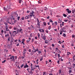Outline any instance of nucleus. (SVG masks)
I'll return each mask as SVG.
<instances>
[{
  "instance_id": "f257e3e1",
  "label": "nucleus",
  "mask_w": 75,
  "mask_h": 75,
  "mask_svg": "<svg viewBox=\"0 0 75 75\" xmlns=\"http://www.w3.org/2000/svg\"><path fill=\"white\" fill-rule=\"evenodd\" d=\"M27 71H28V72L29 73H31V74H33V72L32 71V69L31 68V69L30 68H28L27 69Z\"/></svg>"
},
{
  "instance_id": "f03ea898",
  "label": "nucleus",
  "mask_w": 75,
  "mask_h": 75,
  "mask_svg": "<svg viewBox=\"0 0 75 75\" xmlns=\"http://www.w3.org/2000/svg\"><path fill=\"white\" fill-rule=\"evenodd\" d=\"M15 56H12L11 57H10V59H11V61H13L14 62L15 61Z\"/></svg>"
},
{
  "instance_id": "7ed1b4c3",
  "label": "nucleus",
  "mask_w": 75,
  "mask_h": 75,
  "mask_svg": "<svg viewBox=\"0 0 75 75\" xmlns=\"http://www.w3.org/2000/svg\"><path fill=\"white\" fill-rule=\"evenodd\" d=\"M66 28H67V27L65 26L63 27L62 29V30L64 33H66V30H66Z\"/></svg>"
},
{
  "instance_id": "20e7f679",
  "label": "nucleus",
  "mask_w": 75,
  "mask_h": 75,
  "mask_svg": "<svg viewBox=\"0 0 75 75\" xmlns=\"http://www.w3.org/2000/svg\"><path fill=\"white\" fill-rule=\"evenodd\" d=\"M9 9H11V6H10L7 5L6 11H7L9 10Z\"/></svg>"
},
{
  "instance_id": "39448f33",
  "label": "nucleus",
  "mask_w": 75,
  "mask_h": 75,
  "mask_svg": "<svg viewBox=\"0 0 75 75\" xmlns=\"http://www.w3.org/2000/svg\"><path fill=\"white\" fill-rule=\"evenodd\" d=\"M44 34V35L43 36H42L41 38H42L44 40H46V36L45 35V34Z\"/></svg>"
},
{
  "instance_id": "423d86ee",
  "label": "nucleus",
  "mask_w": 75,
  "mask_h": 75,
  "mask_svg": "<svg viewBox=\"0 0 75 75\" xmlns=\"http://www.w3.org/2000/svg\"><path fill=\"white\" fill-rule=\"evenodd\" d=\"M39 31L40 32H41L42 33H44V30L42 29L39 30Z\"/></svg>"
},
{
  "instance_id": "0eeeda50",
  "label": "nucleus",
  "mask_w": 75,
  "mask_h": 75,
  "mask_svg": "<svg viewBox=\"0 0 75 75\" xmlns=\"http://www.w3.org/2000/svg\"><path fill=\"white\" fill-rule=\"evenodd\" d=\"M34 14V11H32V13H30V14H32L33 17H34V16H35V15H34V14Z\"/></svg>"
},
{
  "instance_id": "6e6552de",
  "label": "nucleus",
  "mask_w": 75,
  "mask_h": 75,
  "mask_svg": "<svg viewBox=\"0 0 75 75\" xmlns=\"http://www.w3.org/2000/svg\"><path fill=\"white\" fill-rule=\"evenodd\" d=\"M69 10V9L68 8L66 9V10L67 11V13H71V11L70 10Z\"/></svg>"
},
{
  "instance_id": "1a4fd4ad",
  "label": "nucleus",
  "mask_w": 75,
  "mask_h": 75,
  "mask_svg": "<svg viewBox=\"0 0 75 75\" xmlns=\"http://www.w3.org/2000/svg\"><path fill=\"white\" fill-rule=\"evenodd\" d=\"M34 54V51L33 50H32V52H31V53H30V55H33Z\"/></svg>"
},
{
  "instance_id": "9d476101",
  "label": "nucleus",
  "mask_w": 75,
  "mask_h": 75,
  "mask_svg": "<svg viewBox=\"0 0 75 75\" xmlns=\"http://www.w3.org/2000/svg\"><path fill=\"white\" fill-rule=\"evenodd\" d=\"M16 31H13V33L12 34L14 35V34L16 35Z\"/></svg>"
},
{
  "instance_id": "9b49d317",
  "label": "nucleus",
  "mask_w": 75,
  "mask_h": 75,
  "mask_svg": "<svg viewBox=\"0 0 75 75\" xmlns=\"http://www.w3.org/2000/svg\"><path fill=\"white\" fill-rule=\"evenodd\" d=\"M40 61H42V59H43V57H40Z\"/></svg>"
},
{
  "instance_id": "f8f14e48",
  "label": "nucleus",
  "mask_w": 75,
  "mask_h": 75,
  "mask_svg": "<svg viewBox=\"0 0 75 75\" xmlns=\"http://www.w3.org/2000/svg\"><path fill=\"white\" fill-rule=\"evenodd\" d=\"M31 68L32 69V71H34V69L36 68L35 67H33H33H31Z\"/></svg>"
},
{
  "instance_id": "ddd939ff",
  "label": "nucleus",
  "mask_w": 75,
  "mask_h": 75,
  "mask_svg": "<svg viewBox=\"0 0 75 75\" xmlns=\"http://www.w3.org/2000/svg\"><path fill=\"white\" fill-rule=\"evenodd\" d=\"M40 23H37V25H38L39 28H40Z\"/></svg>"
},
{
  "instance_id": "4468645a",
  "label": "nucleus",
  "mask_w": 75,
  "mask_h": 75,
  "mask_svg": "<svg viewBox=\"0 0 75 75\" xmlns=\"http://www.w3.org/2000/svg\"><path fill=\"white\" fill-rule=\"evenodd\" d=\"M43 24L44 25H45V26H46V25H47V23H46V22H43Z\"/></svg>"
},
{
  "instance_id": "2eb2a0df",
  "label": "nucleus",
  "mask_w": 75,
  "mask_h": 75,
  "mask_svg": "<svg viewBox=\"0 0 75 75\" xmlns=\"http://www.w3.org/2000/svg\"><path fill=\"white\" fill-rule=\"evenodd\" d=\"M28 68V65H25L24 66V68Z\"/></svg>"
},
{
  "instance_id": "dca6fc26",
  "label": "nucleus",
  "mask_w": 75,
  "mask_h": 75,
  "mask_svg": "<svg viewBox=\"0 0 75 75\" xmlns=\"http://www.w3.org/2000/svg\"><path fill=\"white\" fill-rule=\"evenodd\" d=\"M23 53H26V49L25 48L23 49Z\"/></svg>"
},
{
  "instance_id": "f3484780",
  "label": "nucleus",
  "mask_w": 75,
  "mask_h": 75,
  "mask_svg": "<svg viewBox=\"0 0 75 75\" xmlns=\"http://www.w3.org/2000/svg\"><path fill=\"white\" fill-rule=\"evenodd\" d=\"M51 26H49L48 27V30H50V29H51Z\"/></svg>"
},
{
  "instance_id": "a211bd4d",
  "label": "nucleus",
  "mask_w": 75,
  "mask_h": 75,
  "mask_svg": "<svg viewBox=\"0 0 75 75\" xmlns=\"http://www.w3.org/2000/svg\"><path fill=\"white\" fill-rule=\"evenodd\" d=\"M61 59V61H64V59H62V57H61V58H60L59 59H59Z\"/></svg>"
},
{
  "instance_id": "6ab92c4d",
  "label": "nucleus",
  "mask_w": 75,
  "mask_h": 75,
  "mask_svg": "<svg viewBox=\"0 0 75 75\" xmlns=\"http://www.w3.org/2000/svg\"><path fill=\"white\" fill-rule=\"evenodd\" d=\"M37 23H40V21L38 20V18H37Z\"/></svg>"
},
{
  "instance_id": "aec40b11",
  "label": "nucleus",
  "mask_w": 75,
  "mask_h": 75,
  "mask_svg": "<svg viewBox=\"0 0 75 75\" xmlns=\"http://www.w3.org/2000/svg\"><path fill=\"white\" fill-rule=\"evenodd\" d=\"M6 31H9L10 30H9L8 28H6Z\"/></svg>"
},
{
  "instance_id": "412c9836",
  "label": "nucleus",
  "mask_w": 75,
  "mask_h": 75,
  "mask_svg": "<svg viewBox=\"0 0 75 75\" xmlns=\"http://www.w3.org/2000/svg\"><path fill=\"white\" fill-rule=\"evenodd\" d=\"M29 18V17H28V16H27L25 17V19H28Z\"/></svg>"
},
{
  "instance_id": "4be33fe9",
  "label": "nucleus",
  "mask_w": 75,
  "mask_h": 75,
  "mask_svg": "<svg viewBox=\"0 0 75 75\" xmlns=\"http://www.w3.org/2000/svg\"><path fill=\"white\" fill-rule=\"evenodd\" d=\"M45 43L46 44H48V40H45Z\"/></svg>"
},
{
  "instance_id": "5701e85b",
  "label": "nucleus",
  "mask_w": 75,
  "mask_h": 75,
  "mask_svg": "<svg viewBox=\"0 0 75 75\" xmlns=\"http://www.w3.org/2000/svg\"><path fill=\"white\" fill-rule=\"evenodd\" d=\"M63 37H66V35H65V34L63 33Z\"/></svg>"
},
{
  "instance_id": "b1692460",
  "label": "nucleus",
  "mask_w": 75,
  "mask_h": 75,
  "mask_svg": "<svg viewBox=\"0 0 75 75\" xmlns=\"http://www.w3.org/2000/svg\"><path fill=\"white\" fill-rule=\"evenodd\" d=\"M38 37L39 39V38H40V33H38Z\"/></svg>"
},
{
  "instance_id": "393cba45",
  "label": "nucleus",
  "mask_w": 75,
  "mask_h": 75,
  "mask_svg": "<svg viewBox=\"0 0 75 75\" xmlns=\"http://www.w3.org/2000/svg\"><path fill=\"white\" fill-rule=\"evenodd\" d=\"M25 54H26V53H23V57H25Z\"/></svg>"
},
{
  "instance_id": "a878e982",
  "label": "nucleus",
  "mask_w": 75,
  "mask_h": 75,
  "mask_svg": "<svg viewBox=\"0 0 75 75\" xmlns=\"http://www.w3.org/2000/svg\"><path fill=\"white\" fill-rule=\"evenodd\" d=\"M63 16L65 17H66L67 16V15L65 14H63Z\"/></svg>"
},
{
  "instance_id": "bb28decb",
  "label": "nucleus",
  "mask_w": 75,
  "mask_h": 75,
  "mask_svg": "<svg viewBox=\"0 0 75 75\" xmlns=\"http://www.w3.org/2000/svg\"><path fill=\"white\" fill-rule=\"evenodd\" d=\"M54 24H56V25H58V23H57V21H55L54 22Z\"/></svg>"
},
{
  "instance_id": "cd10ccee",
  "label": "nucleus",
  "mask_w": 75,
  "mask_h": 75,
  "mask_svg": "<svg viewBox=\"0 0 75 75\" xmlns=\"http://www.w3.org/2000/svg\"><path fill=\"white\" fill-rule=\"evenodd\" d=\"M35 67H38V68L39 69H40V67L39 65L37 66V65H35Z\"/></svg>"
},
{
  "instance_id": "c85d7f7f",
  "label": "nucleus",
  "mask_w": 75,
  "mask_h": 75,
  "mask_svg": "<svg viewBox=\"0 0 75 75\" xmlns=\"http://www.w3.org/2000/svg\"><path fill=\"white\" fill-rule=\"evenodd\" d=\"M17 30L18 31V32H21V31H22V30H22V29H21V30Z\"/></svg>"
},
{
  "instance_id": "c756f323",
  "label": "nucleus",
  "mask_w": 75,
  "mask_h": 75,
  "mask_svg": "<svg viewBox=\"0 0 75 75\" xmlns=\"http://www.w3.org/2000/svg\"><path fill=\"white\" fill-rule=\"evenodd\" d=\"M16 43H18V44H16V46H17V47H18V46H19V45L20 44V43H18V42H16Z\"/></svg>"
},
{
  "instance_id": "7c9ffc66",
  "label": "nucleus",
  "mask_w": 75,
  "mask_h": 75,
  "mask_svg": "<svg viewBox=\"0 0 75 75\" xmlns=\"http://www.w3.org/2000/svg\"><path fill=\"white\" fill-rule=\"evenodd\" d=\"M6 60H4V61H2V63H5V62H6Z\"/></svg>"
},
{
  "instance_id": "2f4dec72",
  "label": "nucleus",
  "mask_w": 75,
  "mask_h": 75,
  "mask_svg": "<svg viewBox=\"0 0 75 75\" xmlns=\"http://www.w3.org/2000/svg\"><path fill=\"white\" fill-rule=\"evenodd\" d=\"M50 23H53V21L52 20L50 19Z\"/></svg>"
},
{
  "instance_id": "473e14b6",
  "label": "nucleus",
  "mask_w": 75,
  "mask_h": 75,
  "mask_svg": "<svg viewBox=\"0 0 75 75\" xmlns=\"http://www.w3.org/2000/svg\"><path fill=\"white\" fill-rule=\"evenodd\" d=\"M9 33L11 36H12V33L11 32H10V31H9Z\"/></svg>"
},
{
  "instance_id": "72a5a7b5",
  "label": "nucleus",
  "mask_w": 75,
  "mask_h": 75,
  "mask_svg": "<svg viewBox=\"0 0 75 75\" xmlns=\"http://www.w3.org/2000/svg\"><path fill=\"white\" fill-rule=\"evenodd\" d=\"M62 71V70H61V69L59 70V74H61V73Z\"/></svg>"
},
{
  "instance_id": "f704fd0d",
  "label": "nucleus",
  "mask_w": 75,
  "mask_h": 75,
  "mask_svg": "<svg viewBox=\"0 0 75 75\" xmlns=\"http://www.w3.org/2000/svg\"><path fill=\"white\" fill-rule=\"evenodd\" d=\"M38 54H39V55H40V54L41 53V52L40 51H38Z\"/></svg>"
},
{
  "instance_id": "c9c22d12",
  "label": "nucleus",
  "mask_w": 75,
  "mask_h": 75,
  "mask_svg": "<svg viewBox=\"0 0 75 75\" xmlns=\"http://www.w3.org/2000/svg\"><path fill=\"white\" fill-rule=\"evenodd\" d=\"M72 13H73V14H74V13H75V11L73 10H72Z\"/></svg>"
},
{
  "instance_id": "e433bc0d",
  "label": "nucleus",
  "mask_w": 75,
  "mask_h": 75,
  "mask_svg": "<svg viewBox=\"0 0 75 75\" xmlns=\"http://www.w3.org/2000/svg\"><path fill=\"white\" fill-rule=\"evenodd\" d=\"M7 36H9V35H8V34H7L6 35H5L6 37H7Z\"/></svg>"
},
{
  "instance_id": "4c0bfd02",
  "label": "nucleus",
  "mask_w": 75,
  "mask_h": 75,
  "mask_svg": "<svg viewBox=\"0 0 75 75\" xmlns=\"http://www.w3.org/2000/svg\"><path fill=\"white\" fill-rule=\"evenodd\" d=\"M22 1H21V0H19V3H21Z\"/></svg>"
},
{
  "instance_id": "58836bf2",
  "label": "nucleus",
  "mask_w": 75,
  "mask_h": 75,
  "mask_svg": "<svg viewBox=\"0 0 75 75\" xmlns=\"http://www.w3.org/2000/svg\"><path fill=\"white\" fill-rule=\"evenodd\" d=\"M71 17L70 16H69L68 17H67V18H68L69 19V20H71V19L69 18V17Z\"/></svg>"
},
{
  "instance_id": "ea45409f",
  "label": "nucleus",
  "mask_w": 75,
  "mask_h": 75,
  "mask_svg": "<svg viewBox=\"0 0 75 75\" xmlns=\"http://www.w3.org/2000/svg\"><path fill=\"white\" fill-rule=\"evenodd\" d=\"M4 9L5 10V11H7V8H4Z\"/></svg>"
},
{
  "instance_id": "a19ab883",
  "label": "nucleus",
  "mask_w": 75,
  "mask_h": 75,
  "mask_svg": "<svg viewBox=\"0 0 75 75\" xmlns=\"http://www.w3.org/2000/svg\"><path fill=\"white\" fill-rule=\"evenodd\" d=\"M21 19L22 20H24V17H23Z\"/></svg>"
},
{
  "instance_id": "79ce46f5",
  "label": "nucleus",
  "mask_w": 75,
  "mask_h": 75,
  "mask_svg": "<svg viewBox=\"0 0 75 75\" xmlns=\"http://www.w3.org/2000/svg\"><path fill=\"white\" fill-rule=\"evenodd\" d=\"M28 51L29 52H31V49H29Z\"/></svg>"
},
{
  "instance_id": "37998d69",
  "label": "nucleus",
  "mask_w": 75,
  "mask_h": 75,
  "mask_svg": "<svg viewBox=\"0 0 75 75\" xmlns=\"http://www.w3.org/2000/svg\"><path fill=\"white\" fill-rule=\"evenodd\" d=\"M45 32L46 33H47V34H48V31L47 30H45Z\"/></svg>"
},
{
  "instance_id": "c03bdc74",
  "label": "nucleus",
  "mask_w": 75,
  "mask_h": 75,
  "mask_svg": "<svg viewBox=\"0 0 75 75\" xmlns=\"http://www.w3.org/2000/svg\"><path fill=\"white\" fill-rule=\"evenodd\" d=\"M20 18V16H18V21H19V19Z\"/></svg>"
},
{
  "instance_id": "a18cd8bd",
  "label": "nucleus",
  "mask_w": 75,
  "mask_h": 75,
  "mask_svg": "<svg viewBox=\"0 0 75 75\" xmlns=\"http://www.w3.org/2000/svg\"><path fill=\"white\" fill-rule=\"evenodd\" d=\"M24 67V64H22V65L21 66V68H23Z\"/></svg>"
},
{
  "instance_id": "49530a36",
  "label": "nucleus",
  "mask_w": 75,
  "mask_h": 75,
  "mask_svg": "<svg viewBox=\"0 0 75 75\" xmlns=\"http://www.w3.org/2000/svg\"><path fill=\"white\" fill-rule=\"evenodd\" d=\"M29 41H30V40H27L26 42L27 43H29Z\"/></svg>"
},
{
  "instance_id": "de8ad7c7",
  "label": "nucleus",
  "mask_w": 75,
  "mask_h": 75,
  "mask_svg": "<svg viewBox=\"0 0 75 75\" xmlns=\"http://www.w3.org/2000/svg\"><path fill=\"white\" fill-rule=\"evenodd\" d=\"M64 21H65V22H67L68 21V20L67 19L65 20Z\"/></svg>"
},
{
  "instance_id": "09e8293b",
  "label": "nucleus",
  "mask_w": 75,
  "mask_h": 75,
  "mask_svg": "<svg viewBox=\"0 0 75 75\" xmlns=\"http://www.w3.org/2000/svg\"><path fill=\"white\" fill-rule=\"evenodd\" d=\"M41 20L42 21H44V20H45L44 19H43L42 18L41 19Z\"/></svg>"
},
{
  "instance_id": "8fccbe9b",
  "label": "nucleus",
  "mask_w": 75,
  "mask_h": 75,
  "mask_svg": "<svg viewBox=\"0 0 75 75\" xmlns=\"http://www.w3.org/2000/svg\"><path fill=\"white\" fill-rule=\"evenodd\" d=\"M5 28H8V25H6Z\"/></svg>"
},
{
  "instance_id": "3c124183",
  "label": "nucleus",
  "mask_w": 75,
  "mask_h": 75,
  "mask_svg": "<svg viewBox=\"0 0 75 75\" xmlns=\"http://www.w3.org/2000/svg\"><path fill=\"white\" fill-rule=\"evenodd\" d=\"M43 34L42 33L41 35V37H43V36H44L43 35Z\"/></svg>"
},
{
  "instance_id": "603ef678",
  "label": "nucleus",
  "mask_w": 75,
  "mask_h": 75,
  "mask_svg": "<svg viewBox=\"0 0 75 75\" xmlns=\"http://www.w3.org/2000/svg\"><path fill=\"white\" fill-rule=\"evenodd\" d=\"M56 50H57V51H59V50L58 49V48H57V47H56Z\"/></svg>"
},
{
  "instance_id": "864d4df0",
  "label": "nucleus",
  "mask_w": 75,
  "mask_h": 75,
  "mask_svg": "<svg viewBox=\"0 0 75 75\" xmlns=\"http://www.w3.org/2000/svg\"><path fill=\"white\" fill-rule=\"evenodd\" d=\"M57 55L58 56V58H59V57H60V54H58Z\"/></svg>"
},
{
  "instance_id": "5fc2aeb1",
  "label": "nucleus",
  "mask_w": 75,
  "mask_h": 75,
  "mask_svg": "<svg viewBox=\"0 0 75 75\" xmlns=\"http://www.w3.org/2000/svg\"><path fill=\"white\" fill-rule=\"evenodd\" d=\"M71 46H72V47H73V46H74V44H73V43H71Z\"/></svg>"
},
{
  "instance_id": "6e6d98bb",
  "label": "nucleus",
  "mask_w": 75,
  "mask_h": 75,
  "mask_svg": "<svg viewBox=\"0 0 75 75\" xmlns=\"http://www.w3.org/2000/svg\"><path fill=\"white\" fill-rule=\"evenodd\" d=\"M38 38H37V37L36 36L35 37V40H37Z\"/></svg>"
},
{
  "instance_id": "4d7b16f0",
  "label": "nucleus",
  "mask_w": 75,
  "mask_h": 75,
  "mask_svg": "<svg viewBox=\"0 0 75 75\" xmlns=\"http://www.w3.org/2000/svg\"><path fill=\"white\" fill-rule=\"evenodd\" d=\"M24 41H25V39H23L22 40V42H24Z\"/></svg>"
},
{
  "instance_id": "13d9d810",
  "label": "nucleus",
  "mask_w": 75,
  "mask_h": 75,
  "mask_svg": "<svg viewBox=\"0 0 75 75\" xmlns=\"http://www.w3.org/2000/svg\"><path fill=\"white\" fill-rule=\"evenodd\" d=\"M12 27L11 26H10L9 27V29H11V28H12Z\"/></svg>"
},
{
  "instance_id": "bf43d9fd",
  "label": "nucleus",
  "mask_w": 75,
  "mask_h": 75,
  "mask_svg": "<svg viewBox=\"0 0 75 75\" xmlns=\"http://www.w3.org/2000/svg\"><path fill=\"white\" fill-rule=\"evenodd\" d=\"M58 43H59L60 44H61V41H60L58 42Z\"/></svg>"
},
{
  "instance_id": "052dcab7",
  "label": "nucleus",
  "mask_w": 75,
  "mask_h": 75,
  "mask_svg": "<svg viewBox=\"0 0 75 75\" xmlns=\"http://www.w3.org/2000/svg\"><path fill=\"white\" fill-rule=\"evenodd\" d=\"M38 2L39 4H40V3H41L40 1H38Z\"/></svg>"
},
{
  "instance_id": "680f3d73",
  "label": "nucleus",
  "mask_w": 75,
  "mask_h": 75,
  "mask_svg": "<svg viewBox=\"0 0 75 75\" xmlns=\"http://www.w3.org/2000/svg\"><path fill=\"white\" fill-rule=\"evenodd\" d=\"M62 48H64V45H63L62 46Z\"/></svg>"
},
{
  "instance_id": "e2e57ef3",
  "label": "nucleus",
  "mask_w": 75,
  "mask_h": 75,
  "mask_svg": "<svg viewBox=\"0 0 75 75\" xmlns=\"http://www.w3.org/2000/svg\"><path fill=\"white\" fill-rule=\"evenodd\" d=\"M55 57H57V53H56L55 54Z\"/></svg>"
},
{
  "instance_id": "0e129e2a",
  "label": "nucleus",
  "mask_w": 75,
  "mask_h": 75,
  "mask_svg": "<svg viewBox=\"0 0 75 75\" xmlns=\"http://www.w3.org/2000/svg\"><path fill=\"white\" fill-rule=\"evenodd\" d=\"M14 30H17V28H14Z\"/></svg>"
},
{
  "instance_id": "69168bd1",
  "label": "nucleus",
  "mask_w": 75,
  "mask_h": 75,
  "mask_svg": "<svg viewBox=\"0 0 75 75\" xmlns=\"http://www.w3.org/2000/svg\"><path fill=\"white\" fill-rule=\"evenodd\" d=\"M4 24L5 25H7V23H6V22H5L4 23Z\"/></svg>"
},
{
  "instance_id": "338daca9",
  "label": "nucleus",
  "mask_w": 75,
  "mask_h": 75,
  "mask_svg": "<svg viewBox=\"0 0 75 75\" xmlns=\"http://www.w3.org/2000/svg\"><path fill=\"white\" fill-rule=\"evenodd\" d=\"M49 75H53V74L52 73H50Z\"/></svg>"
},
{
  "instance_id": "774afa93",
  "label": "nucleus",
  "mask_w": 75,
  "mask_h": 75,
  "mask_svg": "<svg viewBox=\"0 0 75 75\" xmlns=\"http://www.w3.org/2000/svg\"><path fill=\"white\" fill-rule=\"evenodd\" d=\"M73 66L74 67H75V64H73Z\"/></svg>"
}]
</instances>
